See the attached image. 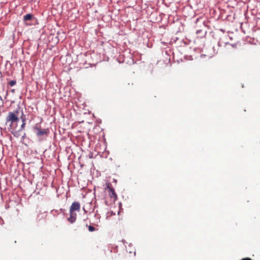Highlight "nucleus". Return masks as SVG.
<instances>
[{
    "mask_svg": "<svg viewBox=\"0 0 260 260\" xmlns=\"http://www.w3.org/2000/svg\"><path fill=\"white\" fill-rule=\"evenodd\" d=\"M19 114L18 111L10 112L6 118V124L8 126L10 132L13 134L18 131L17 127L19 121Z\"/></svg>",
    "mask_w": 260,
    "mask_h": 260,
    "instance_id": "1",
    "label": "nucleus"
},
{
    "mask_svg": "<svg viewBox=\"0 0 260 260\" xmlns=\"http://www.w3.org/2000/svg\"><path fill=\"white\" fill-rule=\"evenodd\" d=\"M80 204L77 202H74L72 203L70 208V216L68 218V220L71 223L75 222L77 218V214L75 211L79 212L80 210Z\"/></svg>",
    "mask_w": 260,
    "mask_h": 260,
    "instance_id": "2",
    "label": "nucleus"
},
{
    "mask_svg": "<svg viewBox=\"0 0 260 260\" xmlns=\"http://www.w3.org/2000/svg\"><path fill=\"white\" fill-rule=\"evenodd\" d=\"M35 129L37 131L36 134L38 137H41L43 135L47 136L48 133H49L48 129H41V128L38 127H36Z\"/></svg>",
    "mask_w": 260,
    "mask_h": 260,
    "instance_id": "3",
    "label": "nucleus"
},
{
    "mask_svg": "<svg viewBox=\"0 0 260 260\" xmlns=\"http://www.w3.org/2000/svg\"><path fill=\"white\" fill-rule=\"evenodd\" d=\"M107 188L108 189V192L111 198H116L117 196L115 192L114 189L111 187L109 184H108L107 185Z\"/></svg>",
    "mask_w": 260,
    "mask_h": 260,
    "instance_id": "4",
    "label": "nucleus"
},
{
    "mask_svg": "<svg viewBox=\"0 0 260 260\" xmlns=\"http://www.w3.org/2000/svg\"><path fill=\"white\" fill-rule=\"evenodd\" d=\"M33 18H34L33 15H32L31 14H27L25 15V16H24L23 20L24 21H27L31 20Z\"/></svg>",
    "mask_w": 260,
    "mask_h": 260,
    "instance_id": "5",
    "label": "nucleus"
},
{
    "mask_svg": "<svg viewBox=\"0 0 260 260\" xmlns=\"http://www.w3.org/2000/svg\"><path fill=\"white\" fill-rule=\"evenodd\" d=\"M21 119L22 120V124L21 125L20 130L24 129L25 127V118H23V117H21Z\"/></svg>",
    "mask_w": 260,
    "mask_h": 260,
    "instance_id": "6",
    "label": "nucleus"
},
{
    "mask_svg": "<svg viewBox=\"0 0 260 260\" xmlns=\"http://www.w3.org/2000/svg\"><path fill=\"white\" fill-rule=\"evenodd\" d=\"M16 84V80H11L8 83V84L11 86H13L15 85Z\"/></svg>",
    "mask_w": 260,
    "mask_h": 260,
    "instance_id": "7",
    "label": "nucleus"
},
{
    "mask_svg": "<svg viewBox=\"0 0 260 260\" xmlns=\"http://www.w3.org/2000/svg\"><path fill=\"white\" fill-rule=\"evenodd\" d=\"M88 230L90 231V232H93L95 230V229L94 227H93V226H91V225H89L88 226Z\"/></svg>",
    "mask_w": 260,
    "mask_h": 260,
    "instance_id": "8",
    "label": "nucleus"
}]
</instances>
